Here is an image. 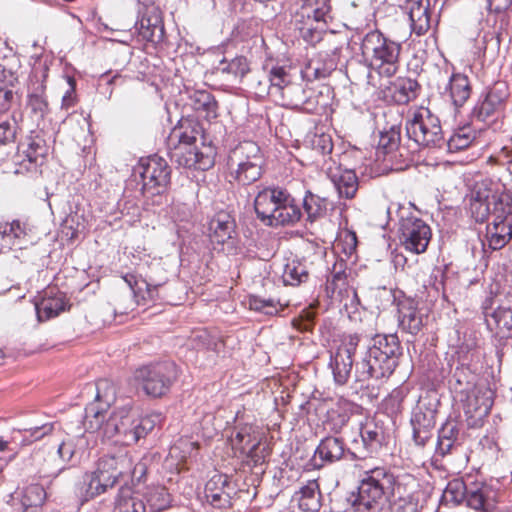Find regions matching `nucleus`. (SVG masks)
Listing matches in <instances>:
<instances>
[{
	"label": "nucleus",
	"mask_w": 512,
	"mask_h": 512,
	"mask_svg": "<svg viewBox=\"0 0 512 512\" xmlns=\"http://www.w3.org/2000/svg\"><path fill=\"white\" fill-rule=\"evenodd\" d=\"M389 496L388 512H420L423 507L415 479L400 483L390 469L374 467L364 471L357 489L347 494V512H381Z\"/></svg>",
	"instance_id": "nucleus-1"
},
{
	"label": "nucleus",
	"mask_w": 512,
	"mask_h": 512,
	"mask_svg": "<svg viewBox=\"0 0 512 512\" xmlns=\"http://www.w3.org/2000/svg\"><path fill=\"white\" fill-rule=\"evenodd\" d=\"M99 398L97 391L95 401L87 404L84 409L80 421L83 432H98L107 439L118 436L125 444L130 445L145 438L161 421L160 413L139 414L126 407L109 414L108 408L98 402Z\"/></svg>",
	"instance_id": "nucleus-2"
},
{
	"label": "nucleus",
	"mask_w": 512,
	"mask_h": 512,
	"mask_svg": "<svg viewBox=\"0 0 512 512\" xmlns=\"http://www.w3.org/2000/svg\"><path fill=\"white\" fill-rule=\"evenodd\" d=\"M402 355L396 334L376 335L361 361L356 363L355 383L362 396L378 399L385 381L393 374Z\"/></svg>",
	"instance_id": "nucleus-3"
},
{
	"label": "nucleus",
	"mask_w": 512,
	"mask_h": 512,
	"mask_svg": "<svg viewBox=\"0 0 512 512\" xmlns=\"http://www.w3.org/2000/svg\"><path fill=\"white\" fill-rule=\"evenodd\" d=\"M171 173L166 159L158 154L140 158L133 167L129 182L140 186L145 211L160 213L170 205Z\"/></svg>",
	"instance_id": "nucleus-4"
},
{
	"label": "nucleus",
	"mask_w": 512,
	"mask_h": 512,
	"mask_svg": "<svg viewBox=\"0 0 512 512\" xmlns=\"http://www.w3.org/2000/svg\"><path fill=\"white\" fill-rule=\"evenodd\" d=\"M449 384L454 399L461 403L466 415L482 417L489 414L494 391L464 362L456 367Z\"/></svg>",
	"instance_id": "nucleus-5"
},
{
	"label": "nucleus",
	"mask_w": 512,
	"mask_h": 512,
	"mask_svg": "<svg viewBox=\"0 0 512 512\" xmlns=\"http://www.w3.org/2000/svg\"><path fill=\"white\" fill-rule=\"evenodd\" d=\"M254 208L257 217L270 226H295L303 212L295 198L281 187H268L255 197Z\"/></svg>",
	"instance_id": "nucleus-6"
},
{
	"label": "nucleus",
	"mask_w": 512,
	"mask_h": 512,
	"mask_svg": "<svg viewBox=\"0 0 512 512\" xmlns=\"http://www.w3.org/2000/svg\"><path fill=\"white\" fill-rule=\"evenodd\" d=\"M50 136L43 129L31 130L17 145L12 158L14 173L36 179L42 175L51 145Z\"/></svg>",
	"instance_id": "nucleus-7"
},
{
	"label": "nucleus",
	"mask_w": 512,
	"mask_h": 512,
	"mask_svg": "<svg viewBox=\"0 0 512 512\" xmlns=\"http://www.w3.org/2000/svg\"><path fill=\"white\" fill-rule=\"evenodd\" d=\"M491 221L486 228V241L481 240L482 251L486 246L492 251L503 248L512 237V195L508 192L492 194Z\"/></svg>",
	"instance_id": "nucleus-8"
},
{
	"label": "nucleus",
	"mask_w": 512,
	"mask_h": 512,
	"mask_svg": "<svg viewBox=\"0 0 512 512\" xmlns=\"http://www.w3.org/2000/svg\"><path fill=\"white\" fill-rule=\"evenodd\" d=\"M178 378V367L173 361H158L144 364L134 372L139 388L151 398L168 394Z\"/></svg>",
	"instance_id": "nucleus-9"
},
{
	"label": "nucleus",
	"mask_w": 512,
	"mask_h": 512,
	"mask_svg": "<svg viewBox=\"0 0 512 512\" xmlns=\"http://www.w3.org/2000/svg\"><path fill=\"white\" fill-rule=\"evenodd\" d=\"M405 129L408 138L419 146L444 148L445 138L440 120L426 107H419L408 114Z\"/></svg>",
	"instance_id": "nucleus-10"
},
{
	"label": "nucleus",
	"mask_w": 512,
	"mask_h": 512,
	"mask_svg": "<svg viewBox=\"0 0 512 512\" xmlns=\"http://www.w3.org/2000/svg\"><path fill=\"white\" fill-rule=\"evenodd\" d=\"M398 216V237L401 245L411 253H424L432 237L430 226L417 217L410 207L399 206Z\"/></svg>",
	"instance_id": "nucleus-11"
},
{
	"label": "nucleus",
	"mask_w": 512,
	"mask_h": 512,
	"mask_svg": "<svg viewBox=\"0 0 512 512\" xmlns=\"http://www.w3.org/2000/svg\"><path fill=\"white\" fill-rule=\"evenodd\" d=\"M49 65L37 55L31 68L28 83L27 95L25 100L26 109L30 116L42 121L50 112L48 97L46 94V80L48 77Z\"/></svg>",
	"instance_id": "nucleus-12"
},
{
	"label": "nucleus",
	"mask_w": 512,
	"mask_h": 512,
	"mask_svg": "<svg viewBox=\"0 0 512 512\" xmlns=\"http://www.w3.org/2000/svg\"><path fill=\"white\" fill-rule=\"evenodd\" d=\"M167 154L177 168L206 171L215 164L217 146L213 140L208 144L202 142V146L173 144L167 142Z\"/></svg>",
	"instance_id": "nucleus-13"
},
{
	"label": "nucleus",
	"mask_w": 512,
	"mask_h": 512,
	"mask_svg": "<svg viewBox=\"0 0 512 512\" xmlns=\"http://www.w3.org/2000/svg\"><path fill=\"white\" fill-rule=\"evenodd\" d=\"M375 43L377 45L372 48V63L380 76L390 78L398 71L401 45L384 37V34H365L364 49H369V46Z\"/></svg>",
	"instance_id": "nucleus-14"
},
{
	"label": "nucleus",
	"mask_w": 512,
	"mask_h": 512,
	"mask_svg": "<svg viewBox=\"0 0 512 512\" xmlns=\"http://www.w3.org/2000/svg\"><path fill=\"white\" fill-rule=\"evenodd\" d=\"M303 5L292 17L294 30L298 32H328L330 0H302ZM329 32H336L329 30Z\"/></svg>",
	"instance_id": "nucleus-15"
},
{
	"label": "nucleus",
	"mask_w": 512,
	"mask_h": 512,
	"mask_svg": "<svg viewBox=\"0 0 512 512\" xmlns=\"http://www.w3.org/2000/svg\"><path fill=\"white\" fill-rule=\"evenodd\" d=\"M438 405L437 399L426 395L420 397L413 408L410 422L413 430V441L419 447H424L432 438Z\"/></svg>",
	"instance_id": "nucleus-16"
},
{
	"label": "nucleus",
	"mask_w": 512,
	"mask_h": 512,
	"mask_svg": "<svg viewBox=\"0 0 512 512\" xmlns=\"http://www.w3.org/2000/svg\"><path fill=\"white\" fill-rule=\"evenodd\" d=\"M359 336L348 335L341 344L331 353L329 366L332 369L334 380L339 385L347 383L354 363V355L359 344Z\"/></svg>",
	"instance_id": "nucleus-17"
},
{
	"label": "nucleus",
	"mask_w": 512,
	"mask_h": 512,
	"mask_svg": "<svg viewBox=\"0 0 512 512\" xmlns=\"http://www.w3.org/2000/svg\"><path fill=\"white\" fill-rule=\"evenodd\" d=\"M122 279L129 286L133 299L138 306H150L156 301H165L168 304L174 305L171 300L167 299L166 291L168 287L163 284L152 285L142 277H138L134 273H125Z\"/></svg>",
	"instance_id": "nucleus-18"
},
{
	"label": "nucleus",
	"mask_w": 512,
	"mask_h": 512,
	"mask_svg": "<svg viewBox=\"0 0 512 512\" xmlns=\"http://www.w3.org/2000/svg\"><path fill=\"white\" fill-rule=\"evenodd\" d=\"M466 440L462 424L455 419H448L438 430L435 457H445L458 452Z\"/></svg>",
	"instance_id": "nucleus-19"
},
{
	"label": "nucleus",
	"mask_w": 512,
	"mask_h": 512,
	"mask_svg": "<svg viewBox=\"0 0 512 512\" xmlns=\"http://www.w3.org/2000/svg\"><path fill=\"white\" fill-rule=\"evenodd\" d=\"M76 444L73 437L64 439L42 468L43 477L55 479L64 471L76 466Z\"/></svg>",
	"instance_id": "nucleus-20"
},
{
	"label": "nucleus",
	"mask_w": 512,
	"mask_h": 512,
	"mask_svg": "<svg viewBox=\"0 0 512 512\" xmlns=\"http://www.w3.org/2000/svg\"><path fill=\"white\" fill-rule=\"evenodd\" d=\"M32 301L40 322L54 318L70 308L66 294L54 289L45 290L42 295L35 296Z\"/></svg>",
	"instance_id": "nucleus-21"
},
{
	"label": "nucleus",
	"mask_w": 512,
	"mask_h": 512,
	"mask_svg": "<svg viewBox=\"0 0 512 512\" xmlns=\"http://www.w3.org/2000/svg\"><path fill=\"white\" fill-rule=\"evenodd\" d=\"M498 503V491L482 481L468 482L466 506L476 512H495Z\"/></svg>",
	"instance_id": "nucleus-22"
},
{
	"label": "nucleus",
	"mask_w": 512,
	"mask_h": 512,
	"mask_svg": "<svg viewBox=\"0 0 512 512\" xmlns=\"http://www.w3.org/2000/svg\"><path fill=\"white\" fill-rule=\"evenodd\" d=\"M400 139V130L393 126L388 131L380 134L377 147V156H382L383 161L394 170H402L404 167L402 161L403 149L400 148Z\"/></svg>",
	"instance_id": "nucleus-23"
},
{
	"label": "nucleus",
	"mask_w": 512,
	"mask_h": 512,
	"mask_svg": "<svg viewBox=\"0 0 512 512\" xmlns=\"http://www.w3.org/2000/svg\"><path fill=\"white\" fill-rule=\"evenodd\" d=\"M130 465L131 460L126 454L104 455L98 460L95 472L108 488H112Z\"/></svg>",
	"instance_id": "nucleus-24"
},
{
	"label": "nucleus",
	"mask_w": 512,
	"mask_h": 512,
	"mask_svg": "<svg viewBox=\"0 0 512 512\" xmlns=\"http://www.w3.org/2000/svg\"><path fill=\"white\" fill-rule=\"evenodd\" d=\"M173 138H177L176 144L184 145H196L198 138H200L201 143L204 142L205 144H208L210 140L197 117L193 115L182 116L178 120L168 138L170 144H172Z\"/></svg>",
	"instance_id": "nucleus-25"
},
{
	"label": "nucleus",
	"mask_w": 512,
	"mask_h": 512,
	"mask_svg": "<svg viewBox=\"0 0 512 512\" xmlns=\"http://www.w3.org/2000/svg\"><path fill=\"white\" fill-rule=\"evenodd\" d=\"M381 94L385 101L407 104L417 98L420 85L415 79L398 77L388 85L381 84Z\"/></svg>",
	"instance_id": "nucleus-26"
},
{
	"label": "nucleus",
	"mask_w": 512,
	"mask_h": 512,
	"mask_svg": "<svg viewBox=\"0 0 512 512\" xmlns=\"http://www.w3.org/2000/svg\"><path fill=\"white\" fill-rule=\"evenodd\" d=\"M346 269V262L340 259L334 263L330 276L327 278L326 294L334 301L342 302L350 294H352L353 299L357 298L356 292L348 286Z\"/></svg>",
	"instance_id": "nucleus-27"
},
{
	"label": "nucleus",
	"mask_w": 512,
	"mask_h": 512,
	"mask_svg": "<svg viewBox=\"0 0 512 512\" xmlns=\"http://www.w3.org/2000/svg\"><path fill=\"white\" fill-rule=\"evenodd\" d=\"M399 328L408 334L417 335L424 326V314L412 298L400 299L397 303Z\"/></svg>",
	"instance_id": "nucleus-28"
},
{
	"label": "nucleus",
	"mask_w": 512,
	"mask_h": 512,
	"mask_svg": "<svg viewBox=\"0 0 512 512\" xmlns=\"http://www.w3.org/2000/svg\"><path fill=\"white\" fill-rule=\"evenodd\" d=\"M349 452L344 439L336 436H327L318 444L315 453V465L322 467L325 464H332L341 460L345 453Z\"/></svg>",
	"instance_id": "nucleus-29"
},
{
	"label": "nucleus",
	"mask_w": 512,
	"mask_h": 512,
	"mask_svg": "<svg viewBox=\"0 0 512 512\" xmlns=\"http://www.w3.org/2000/svg\"><path fill=\"white\" fill-rule=\"evenodd\" d=\"M188 94L187 105L195 112L197 119L202 117L207 121L218 116V103L212 93L207 90L186 89Z\"/></svg>",
	"instance_id": "nucleus-30"
},
{
	"label": "nucleus",
	"mask_w": 512,
	"mask_h": 512,
	"mask_svg": "<svg viewBox=\"0 0 512 512\" xmlns=\"http://www.w3.org/2000/svg\"><path fill=\"white\" fill-rule=\"evenodd\" d=\"M327 175L338 192L339 197L353 199L359 188L358 177L354 170L337 167H329Z\"/></svg>",
	"instance_id": "nucleus-31"
},
{
	"label": "nucleus",
	"mask_w": 512,
	"mask_h": 512,
	"mask_svg": "<svg viewBox=\"0 0 512 512\" xmlns=\"http://www.w3.org/2000/svg\"><path fill=\"white\" fill-rule=\"evenodd\" d=\"M357 408V405L352 401L339 398L333 407L327 411L325 420L326 427L334 433H340Z\"/></svg>",
	"instance_id": "nucleus-32"
},
{
	"label": "nucleus",
	"mask_w": 512,
	"mask_h": 512,
	"mask_svg": "<svg viewBox=\"0 0 512 512\" xmlns=\"http://www.w3.org/2000/svg\"><path fill=\"white\" fill-rule=\"evenodd\" d=\"M0 236L2 241L0 252L12 250L14 247L21 249L27 236V224L18 219L1 222Z\"/></svg>",
	"instance_id": "nucleus-33"
},
{
	"label": "nucleus",
	"mask_w": 512,
	"mask_h": 512,
	"mask_svg": "<svg viewBox=\"0 0 512 512\" xmlns=\"http://www.w3.org/2000/svg\"><path fill=\"white\" fill-rule=\"evenodd\" d=\"M487 327L500 338H512V306L499 305L491 313H486Z\"/></svg>",
	"instance_id": "nucleus-34"
},
{
	"label": "nucleus",
	"mask_w": 512,
	"mask_h": 512,
	"mask_svg": "<svg viewBox=\"0 0 512 512\" xmlns=\"http://www.w3.org/2000/svg\"><path fill=\"white\" fill-rule=\"evenodd\" d=\"M137 494L147 512H162L171 507V495L163 485L148 486L142 494Z\"/></svg>",
	"instance_id": "nucleus-35"
},
{
	"label": "nucleus",
	"mask_w": 512,
	"mask_h": 512,
	"mask_svg": "<svg viewBox=\"0 0 512 512\" xmlns=\"http://www.w3.org/2000/svg\"><path fill=\"white\" fill-rule=\"evenodd\" d=\"M264 69L267 70L268 78L272 89L280 91L291 83V71L293 69V66L289 60H277L276 62H266L264 64Z\"/></svg>",
	"instance_id": "nucleus-36"
},
{
	"label": "nucleus",
	"mask_w": 512,
	"mask_h": 512,
	"mask_svg": "<svg viewBox=\"0 0 512 512\" xmlns=\"http://www.w3.org/2000/svg\"><path fill=\"white\" fill-rule=\"evenodd\" d=\"M429 0H407L406 9L411 21V32H427L430 28Z\"/></svg>",
	"instance_id": "nucleus-37"
},
{
	"label": "nucleus",
	"mask_w": 512,
	"mask_h": 512,
	"mask_svg": "<svg viewBox=\"0 0 512 512\" xmlns=\"http://www.w3.org/2000/svg\"><path fill=\"white\" fill-rule=\"evenodd\" d=\"M108 487L101 481L98 474L93 472H86L80 485L77 488V496L80 505H83L97 496L105 493Z\"/></svg>",
	"instance_id": "nucleus-38"
},
{
	"label": "nucleus",
	"mask_w": 512,
	"mask_h": 512,
	"mask_svg": "<svg viewBox=\"0 0 512 512\" xmlns=\"http://www.w3.org/2000/svg\"><path fill=\"white\" fill-rule=\"evenodd\" d=\"M446 92L449 93V97L455 107H462L471 94L468 77L460 73L452 74L446 87Z\"/></svg>",
	"instance_id": "nucleus-39"
},
{
	"label": "nucleus",
	"mask_w": 512,
	"mask_h": 512,
	"mask_svg": "<svg viewBox=\"0 0 512 512\" xmlns=\"http://www.w3.org/2000/svg\"><path fill=\"white\" fill-rule=\"evenodd\" d=\"M135 29L137 32H164V23L159 7L138 9Z\"/></svg>",
	"instance_id": "nucleus-40"
},
{
	"label": "nucleus",
	"mask_w": 512,
	"mask_h": 512,
	"mask_svg": "<svg viewBox=\"0 0 512 512\" xmlns=\"http://www.w3.org/2000/svg\"><path fill=\"white\" fill-rule=\"evenodd\" d=\"M130 488L121 486L113 500L112 512H147L138 494L130 493Z\"/></svg>",
	"instance_id": "nucleus-41"
},
{
	"label": "nucleus",
	"mask_w": 512,
	"mask_h": 512,
	"mask_svg": "<svg viewBox=\"0 0 512 512\" xmlns=\"http://www.w3.org/2000/svg\"><path fill=\"white\" fill-rule=\"evenodd\" d=\"M53 428V423L46 422L40 425L18 429L12 436V442L22 446L31 445L52 433Z\"/></svg>",
	"instance_id": "nucleus-42"
},
{
	"label": "nucleus",
	"mask_w": 512,
	"mask_h": 512,
	"mask_svg": "<svg viewBox=\"0 0 512 512\" xmlns=\"http://www.w3.org/2000/svg\"><path fill=\"white\" fill-rule=\"evenodd\" d=\"M302 207L303 215H306V221L314 223L326 215L328 201L311 191H306L302 199Z\"/></svg>",
	"instance_id": "nucleus-43"
},
{
	"label": "nucleus",
	"mask_w": 512,
	"mask_h": 512,
	"mask_svg": "<svg viewBox=\"0 0 512 512\" xmlns=\"http://www.w3.org/2000/svg\"><path fill=\"white\" fill-rule=\"evenodd\" d=\"M320 488L316 480H309L296 493L299 508L303 511H317L320 508Z\"/></svg>",
	"instance_id": "nucleus-44"
},
{
	"label": "nucleus",
	"mask_w": 512,
	"mask_h": 512,
	"mask_svg": "<svg viewBox=\"0 0 512 512\" xmlns=\"http://www.w3.org/2000/svg\"><path fill=\"white\" fill-rule=\"evenodd\" d=\"M46 499V491L41 484H30L21 491L20 507L22 512H29L41 507Z\"/></svg>",
	"instance_id": "nucleus-45"
},
{
	"label": "nucleus",
	"mask_w": 512,
	"mask_h": 512,
	"mask_svg": "<svg viewBox=\"0 0 512 512\" xmlns=\"http://www.w3.org/2000/svg\"><path fill=\"white\" fill-rule=\"evenodd\" d=\"M251 424L235 421L234 425H226V435L233 451V455L243 454V439H250V433L255 429Z\"/></svg>",
	"instance_id": "nucleus-46"
},
{
	"label": "nucleus",
	"mask_w": 512,
	"mask_h": 512,
	"mask_svg": "<svg viewBox=\"0 0 512 512\" xmlns=\"http://www.w3.org/2000/svg\"><path fill=\"white\" fill-rule=\"evenodd\" d=\"M476 139V131L471 126H463L456 129L445 145L448 152L456 153L468 148Z\"/></svg>",
	"instance_id": "nucleus-47"
},
{
	"label": "nucleus",
	"mask_w": 512,
	"mask_h": 512,
	"mask_svg": "<svg viewBox=\"0 0 512 512\" xmlns=\"http://www.w3.org/2000/svg\"><path fill=\"white\" fill-rule=\"evenodd\" d=\"M360 435L363 445L369 453L378 451L383 441V430L374 422H366L361 426Z\"/></svg>",
	"instance_id": "nucleus-48"
},
{
	"label": "nucleus",
	"mask_w": 512,
	"mask_h": 512,
	"mask_svg": "<svg viewBox=\"0 0 512 512\" xmlns=\"http://www.w3.org/2000/svg\"><path fill=\"white\" fill-rule=\"evenodd\" d=\"M309 274L306 266L299 260L289 261L282 274L285 285L298 286L308 280Z\"/></svg>",
	"instance_id": "nucleus-49"
},
{
	"label": "nucleus",
	"mask_w": 512,
	"mask_h": 512,
	"mask_svg": "<svg viewBox=\"0 0 512 512\" xmlns=\"http://www.w3.org/2000/svg\"><path fill=\"white\" fill-rule=\"evenodd\" d=\"M205 498L207 502L214 508H222V495L224 494V478L222 474L214 475L204 488Z\"/></svg>",
	"instance_id": "nucleus-50"
},
{
	"label": "nucleus",
	"mask_w": 512,
	"mask_h": 512,
	"mask_svg": "<svg viewBox=\"0 0 512 512\" xmlns=\"http://www.w3.org/2000/svg\"><path fill=\"white\" fill-rule=\"evenodd\" d=\"M492 194L482 195L480 192L470 202V211L476 222L490 220Z\"/></svg>",
	"instance_id": "nucleus-51"
},
{
	"label": "nucleus",
	"mask_w": 512,
	"mask_h": 512,
	"mask_svg": "<svg viewBox=\"0 0 512 512\" xmlns=\"http://www.w3.org/2000/svg\"><path fill=\"white\" fill-rule=\"evenodd\" d=\"M468 495V482L461 480L450 481L444 491V498L446 501L453 502L454 504L466 503Z\"/></svg>",
	"instance_id": "nucleus-52"
},
{
	"label": "nucleus",
	"mask_w": 512,
	"mask_h": 512,
	"mask_svg": "<svg viewBox=\"0 0 512 512\" xmlns=\"http://www.w3.org/2000/svg\"><path fill=\"white\" fill-rule=\"evenodd\" d=\"M261 176V167L252 162H244L238 165L235 179L242 185H249Z\"/></svg>",
	"instance_id": "nucleus-53"
},
{
	"label": "nucleus",
	"mask_w": 512,
	"mask_h": 512,
	"mask_svg": "<svg viewBox=\"0 0 512 512\" xmlns=\"http://www.w3.org/2000/svg\"><path fill=\"white\" fill-rule=\"evenodd\" d=\"M249 305L251 309L267 315H274L283 309V305L278 300L259 296H251Z\"/></svg>",
	"instance_id": "nucleus-54"
},
{
	"label": "nucleus",
	"mask_w": 512,
	"mask_h": 512,
	"mask_svg": "<svg viewBox=\"0 0 512 512\" xmlns=\"http://www.w3.org/2000/svg\"><path fill=\"white\" fill-rule=\"evenodd\" d=\"M502 109L500 105L485 95L484 99L475 106L473 114L478 120L485 122Z\"/></svg>",
	"instance_id": "nucleus-55"
},
{
	"label": "nucleus",
	"mask_w": 512,
	"mask_h": 512,
	"mask_svg": "<svg viewBox=\"0 0 512 512\" xmlns=\"http://www.w3.org/2000/svg\"><path fill=\"white\" fill-rule=\"evenodd\" d=\"M269 454L270 451L268 446L260 442V444L250 448L248 452L244 454L240 459L247 465L255 467L263 464Z\"/></svg>",
	"instance_id": "nucleus-56"
},
{
	"label": "nucleus",
	"mask_w": 512,
	"mask_h": 512,
	"mask_svg": "<svg viewBox=\"0 0 512 512\" xmlns=\"http://www.w3.org/2000/svg\"><path fill=\"white\" fill-rule=\"evenodd\" d=\"M250 71V65L246 57L237 56L226 66V73L234 78L235 81H241Z\"/></svg>",
	"instance_id": "nucleus-57"
},
{
	"label": "nucleus",
	"mask_w": 512,
	"mask_h": 512,
	"mask_svg": "<svg viewBox=\"0 0 512 512\" xmlns=\"http://www.w3.org/2000/svg\"><path fill=\"white\" fill-rule=\"evenodd\" d=\"M121 217H129V221H138L141 217L140 206L135 198L124 197L118 203Z\"/></svg>",
	"instance_id": "nucleus-58"
},
{
	"label": "nucleus",
	"mask_w": 512,
	"mask_h": 512,
	"mask_svg": "<svg viewBox=\"0 0 512 512\" xmlns=\"http://www.w3.org/2000/svg\"><path fill=\"white\" fill-rule=\"evenodd\" d=\"M77 215L66 216L61 225L60 233L62 237L68 242H74L79 236V222L76 219Z\"/></svg>",
	"instance_id": "nucleus-59"
},
{
	"label": "nucleus",
	"mask_w": 512,
	"mask_h": 512,
	"mask_svg": "<svg viewBox=\"0 0 512 512\" xmlns=\"http://www.w3.org/2000/svg\"><path fill=\"white\" fill-rule=\"evenodd\" d=\"M486 95L496 102V104L504 108L510 96L509 86L505 81H497L489 88Z\"/></svg>",
	"instance_id": "nucleus-60"
},
{
	"label": "nucleus",
	"mask_w": 512,
	"mask_h": 512,
	"mask_svg": "<svg viewBox=\"0 0 512 512\" xmlns=\"http://www.w3.org/2000/svg\"><path fill=\"white\" fill-rule=\"evenodd\" d=\"M357 247V236L353 231L345 230L336 242L335 248L341 250L346 256H351Z\"/></svg>",
	"instance_id": "nucleus-61"
},
{
	"label": "nucleus",
	"mask_w": 512,
	"mask_h": 512,
	"mask_svg": "<svg viewBox=\"0 0 512 512\" xmlns=\"http://www.w3.org/2000/svg\"><path fill=\"white\" fill-rule=\"evenodd\" d=\"M207 230L211 243L224 244V238L222 237L224 219L221 218L220 213H217L210 219Z\"/></svg>",
	"instance_id": "nucleus-62"
},
{
	"label": "nucleus",
	"mask_w": 512,
	"mask_h": 512,
	"mask_svg": "<svg viewBox=\"0 0 512 512\" xmlns=\"http://www.w3.org/2000/svg\"><path fill=\"white\" fill-rule=\"evenodd\" d=\"M16 135L15 123L8 115L0 116V146L6 145L14 140Z\"/></svg>",
	"instance_id": "nucleus-63"
},
{
	"label": "nucleus",
	"mask_w": 512,
	"mask_h": 512,
	"mask_svg": "<svg viewBox=\"0 0 512 512\" xmlns=\"http://www.w3.org/2000/svg\"><path fill=\"white\" fill-rule=\"evenodd\" d=\"M313 148L322 155L330 154L333 150V143L330 135H315L312 140Z\"/></svg>",
	"instance_id": "nucleus-64"
}]
</instances>
